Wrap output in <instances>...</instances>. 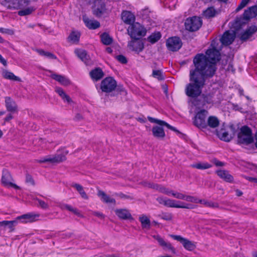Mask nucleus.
Listing matches in <instances>:
<instances>
[{"label":"nucleus","instance_id":"1","mask_svg":"<svg viewBox=\"0 0 257 257\" xmlns=\"http://www.w3.org/2000/svg\"><path fill=\"white\" fill-rule=\"evenodd\" d=\"M203 60L204 56L202 55H198L193 60L195 69L190 70V82L185 88V93L189 97L196 98L199 96L205 84V78L212 77L214 74L213 67H208L206 69Z\"/></svg>","mask_w":257,"mask_h":257},{"label":"nucleus","instance_id":"2","mask_svg":"<svg viewBox=\"0 0 257 257\" xmlns=\"http://www.w3.org/2000/svg\"><path fill=\"white\" fill-rule=\"evenodd\" d=\"M218 42L213 40L210 45V47L206 51V55L202 54H197L194 59L198 55L204 56V62L205 67L207 69L208 67H213L214 69V72L216 71L215 64L220 59V54L219 50H221V46H218Z\"/></svg>","mask_w":257,"mask_h":257},{"label":"nucleus","instance_id":"3","mask_svg":"<svg viewBox=\"0 0 257 257\" xmlns=\"http://www.w3.org/2000/svg\"><path fill=\"white\" fill-rule=\"evenodd\" d=\"M148 118L150 122L156 123L159 125V126H154L152 128V134L155 138H156L159 139H163L165 138V133L163 128L162 127V126H165L167 128L173 131H177V130L174 127L170 125L169 124H168L164 120L156 119L152 117H148Z\"/></svg>","mask_w":257,"mask_h":257},{"label":"nucleus","instance_id":"4","mask_svg":"<svg viewBox=\"0 0 257 257\" xmlns=\"http://www.w3.org/2000/svg\"><path fill=\"white\" fill-rule=\"evenodd\" d=\"M157 200L161 204L167 207L176 208H184L191 209L195 208L194 205L185 203L180 201L171 199L163 197H159Z\"/></svg>","mask_w":257,"mask_h":257},{"label":"nucleus","instance_id":"5","mask_svg":"<svg viewBox=\"0 0 257 257\" xmlns=\"http://www.w3.org/2000/svg\"><path fill=\"white\" fill-rule=\"evenodd\" d=\"M127 32L133 39H140L146 35L147 29L141 24L135 22L128 27Z\"/></svg>","mask_w":257,"mask_h":257},{"label":"nucleus","instance_id":"6","mask_svg":"<svg viewBox=\"0 0 257 257\" xmlns=\"http://www.w3.org/2000/svg\"><path fill=\"white\" fill-rule=\"evenodd\" d=\"M150 187L153 188L159 192L167 195L168 196H172L175 198L180 200H185L186 195L181 192H177L169 188L158 184H149Z\"/></svg>","mask_w":257,"mask_h":257},{"label":"nucleus","instance_id":"7","mask_svg":"<svg viewBox=\"0 0 257 257\" xmlns=\"http://www.w3.org/2000/svg\"><path fill=\"white\" fill-rule=\"evenodd\" d=\"M208 115L207 110L202 109L197 112L193 119V124L199 128L207 127L206 117Z\"/></svg>","mask_w":257,"mask_h":257},{"label":"nucleus","instance_id":"8","mask_svg":"<svg viewBox=\"0 0 257 257\" xmlns=\"http://www.w3.org/2000/svg\"><path fill=\"white\" fill-rule=\"evenodd\" d=\"M237 141L240 144H248L252 142L251 132L249 127L242 126L238 134Z\"/></svg>","mask_w":257,"mask_h":257},{"label":"nucleus","instance_id":"9","mask_svg":"<svg viewBox=\"0 0 257 257\" xmlns=\"http://www.w3.org/2000/svg\"><path fill=\"white\" fill-rule=\"evenodd\" d=\"M29 0H4V5L10 10H18L27 7Z\"/></svg>","mask_w":257,"mask_h":257},{"label":"nucleus","instance_id":"10","mask_svg":"<svg viewBox=\"0 0 257 257\" xmlns=\"http://www.w3.org/2000/svg\"><path fill=\"white\" fill-rule=\"evenodd\" d=\"M202 22L200 17H193L187 19L185 23L186 30L190 31L198 30L202 26Z\"/></svg>","mask_w":257,"mask_h":257},{"label":"nucleus","instance_id":"11","mask_svg":"<svg viewBox=\"0 0 257 257\" xmlns=\"http://www.w3.org/2000/svg\"><path fill=\"white\" fill-rule=\"evenodd\" d=\"M93 13L97 17H101L108 13V9L102 0H95L93 8Z\"/></svg>","mask_w":257,"mask_h":257},{"label":"nucleus","instance_id":"12","mask_svg":"<svg viewBox=\"0 0 257 257\" xmlns=\"http://www.w3.org/2000/svg\"><path fill=\"white\" fill-rule=\"evenodd\" d=\"M170 236L175 240L179 241L182 245L187 250L192 251L196 247V242H193L186 238L183 237L180 235H170Z\"/></svg>","mask_w":257,"mask_h":257},{"label":"nucleus","instance_id":"13","mask_svg":"<svg viewBox=\"0 0 257 257\" xmlns=\"http://www.w3.org/2000/svg\"><path fill=\"white\" fill-rule=\"evenodd\" d=\"M61 153L59 152L55 156H47L41 160V162H50L51 163H59L66 159L65 156L68 153V151L65 149L61 150Z\"/></svg>","mask_w":257,"mask_h":257},{"label":"nucleus","instance_id":"14","mask_svg":"<svg viewBox=\"0 0 257 257\" xmlns=\"http://www.w3.org/2000/svg\"><path fill=\"white\" fill-rule=\"evenodd\" d=\"M116 82L111 77H106L101 83V89L102 91L109 92L115 88Z\"/></svg>","mask_w":257,"mask_h":257},{"label":"nucleus","instance_id":"15","mask_svg":"<svg viewBox=\"0 0 257 257\" xmlns=\"http://www.w3.org/2000/svg\"><path fill=\"white\" fill-rule=\"evenodd\" d=\"M1 181L2 184L6 187H13L16 189L20 188L19 186L13 183V178L7 170H3Z\"/></svg>","mask_w":257,"mask_h":257},{"label":"nucleus","instance_id":"16","mask_svg":"<svg viewBox=\"0 0 257 257\" xmlns=\"http://www.w3.org/2000/svg\"><path fill=\"white\" fill-rule=\"evenodd\" d=\"M185 198V201H186L195 203H200L204 205L206 207H209L211 208H217L218 207V205L216 203L208 201L206 200L199 199L195 196L187 195Z\"/></svg>","mask_w":257,"mask_h":257},{"label":"nucleus","instance_id":"17","mask_svg":"<svg viewBox=\"0 0 257 257\" xmlns=\"http://www.w3.org/2000/svg\"><path fill=\"white\" fill-rule=\"evenodd\" d=\"M166 46L169 50L176 51L179 50L181 47L182 42L178 37H173L167 40Z\"/></svg>","mask_w":257,"mask_h":257},{"label":"nucleus","instance_id":"18","mask_svg":"<svg viewBox=\"0 0 257 257\" xmlns=\"http://www.w3.org/2000/svg\"><path fill=\"white\" fill-rule=\"evenodd\" d=\"M235 33L233 31H226L220 39L222 45L227 46L231 44L235 38Z\"/></svg>","mask_w":257,"mask_h":257},{"label":"nucleus","instance_id":"19","mask_svg":"<svg viewBox=\"0 0 257 257\" xmlns=\"http://www.w3.org/2000/svg\"><path fill=\"white\" fill-rule=\"evenodd\" d=\"M139 39H134L128 43L127 47L130 50L138 53L142 51L144 48V44Z\"/></svg>","mask_w":257,"mask_h":257},{"label":"nucleus","instance_id":"20","mask_svg":"<svg viewBox=\"0 0 257 257\" xmlns=\"http://www.w3.org/2000/svg\"><path fill=\"white\" fill-rule=\"evenodd\" d=\"M39 216L40 215L38 214L28 213L18 216L16 219L17 220L18 222L27 223L36 221Z\"/></svg>","mask_w":257,"mask_h":257},{"label":"nucleus","instance_id":"21","mask_svg":"<svg viewBox=\"0 0 257 257\" xmlns=\"http://www.w3.org/2000/svg\"><path fill=\"white\" fill-rule=\"evenodd\" d=\"M121 18L125 24L130 26L134 23L136 20L135 15L128 11H123L121 14Z\"/></svg>","mask_w":257,"mask_h":257},{"label":"nucleus","instance_id":"22","mask_svg":"<svg viewBox=\"0 0 257 257\" xmlns=\"http://www.w3.org/2000/svg\"><path fill=\"white\" fill-rule=\"evenodd\" d=\"M152 236L154 239L158 241L160 245L164 249L170 250L173 253L175 252V249L172 244L170 242L165 241L160 235H152Z\"/></svg>","mask_w":257,"mask_h":257},{"label":"nucleus","instance_id":"23","mask_svg":"<svg viewBox=\"0 0 257 257\" xmlns=\"http://www.w3.org/2000/svg\"><path fill=\"white\" fill-rule=\"evenodd\" d=\"M5 101L6 108L8 111L11 112L17 111V105L12 98L9 96L5 97Z\"/></svg>","mask_w":257,"mask_h":257},{"label":"nucleus","instance_id":"24","mask_svg":"<svg viewBox=\"0 0 257 257\" xmlns=\"http://www.w3.org/2000/svg\"><path fill=\"white\" fill-rule=\"evenodd\" d=\"M115 214L121 219H132L133 217L130 211L126 209H116L114 210Z\"/></svg>","mask_w":257,"mask_h":257},{"label":"nucleus","instance_id":"25","mask_svg":"<svg viewBox=\"0 0 257 257\" xmlns=\"http://www.w3.org/2000/svg\"><path fill=\"white\" fill-rule=\"evenodd\" d=\"M216 173L221 179L227 182L231 183L233 181V176L226 170H219Z\"/></svg>","mask_w":257,"mask_h":257},{"label":"nucleus","instance_id":"26","mask_svg":"<svg viewBox=\"0 0 257 257\" xmlns=\"http://www.w3.org/2000/svg\"><path fill=\"white\" fill-rule=\"evenodd\" d=\"M75 53L86 65L90 64L89 56L87 55L86 51L83 49H76Z\"/></svg>","mask_w":257,"mask_h":257},{"label":"nucleus","instance_id":"27","mask_svg":"<svg viewBox=\"0 0 257 257\" xmlns=\"http://www.w3.org/2000/svg\"><path fill=\"white\" fill-rule=\"evenodd\" d=\"M83 20L86 26L89 29H96L100 26L98 21L89 19L86 16H83Z\"/></svg>","mask_w":257,"mask_h":257},{"label":"nucleus","instance_id":"28","mask_svg":"<svg viewBox=\"0 0 257 257\" xmlns=\"http://www.w3.org/2000/svg\"><path fill=\"white\" fill-rule=\"evenodd\" d=\"M97 195L100 198L101 201L104 203L115 204V200L114 198L107 195L104 192L101 190H98Z\"/></svg>","mask_w":257,"mask_h":257},{"label":"nucleus","instance_id":"29","mask_svg":"<svg viewBox=\"0 0 257 257\" xmlns=\"http://www.w3.org/2000/svg\"><path fill=\"white\" fill-rule=\"evenodd\" d=\"M257 15V6H254L250 7L245 11L243 14V18L245 20H249L255 17Z\"/></svg>","mask_w":257,"mask_h":257},{"label":"nucleus","instance_id":"30","mask_svg":"<svg viewBox=\"0 0 257 257\" xmlns=\"http://www.w3.org/2000/svg\"><path fill=\"white\" fill-rule=\"evenodd\" d=\"M218 137L221 140L229 142L232 139L231 135L229 134L228 132L224 128H221L216 132Z\"/></svg>","mask_w":257,"mask_h":257},{"label":"nucleus","instance_id":"31","mask_svg":"<svg viewBox=\"0 0 257 257\" xmlns=\"http://www.w3.org/2000/svg\"><path fill=\"white\" fill-rule=\"evenodd\" d=\"M139 221L141 223L143 229H149L151 226V221L149 217L145 214H142L139 216Z\"/></svg>","mask_w":257,"mask_h":257},{"label":"nucleus","instance_id":"32","mask_svg":"<svg viewBox=\"0 0 257 257\" xmlns=\"http://www.w3.org/2000/svg\"><path fill=\"white\" fill-rule=\"evenodd\" d=\"M256 28L255 26H251L246 30L240 36V39L245 41L248 39L255 31Z\"/></svg>","mask_w":257,"mask_h":257},{"label":"nucleus","instance_id":"33","mask_svg":"<svg viewBox=\"0 0 257 257\" xmlns=\"http://www.w3.org/2000/svg\"><path fill=\"white\" fill-rule=\"evenodd\" d=\"M90 75L93 80L97 81L103 76V72L100 68H97L92 70Z\"/></svg>","mask_w":257,"mask_h":257},{"label":"nucleus","instance_id":"34","mask_svg":"<svg viewBox=\"0 0 257 257\" xmlns=\"http://www.w3.org/2000/svg\"><path fill=\"white\" fill-rule=\"evenodd\" d=\"M207 126H208L211 128L217 127L219 124L218 118L215 116H210L208 117L206 121Z\"/></svg>","mask_w":257,"mask_h":257},{"label":"nucleus","instance_id":"35","mask_svg":"<svg viewBox=\"0 0 257 257\" xmlns=\"http://www.w3.org/2000/svg\"><path fill=\"white\" fill-rule=\"evenodd\" d=\"M52 78L58 81L61 85L67 86L70 84V80L63 76L53 74L52 75Z\"/></svg>","mask_w":257,"mask_h":257},{"label":"nucleus","instance_id":"36","mask_svg":"<svg viewBox=\"0 0 257 257\" xmlns=\"http://www.w3.org/2000/svg\"><path fill=\"white\" fill-rule=\"evenodd\" d=\"M80 37V33L78 31H72L68 38L69 42L76 44L78 42Z\"/></svg>","mask_w":257,"mask_h":257},{"label":"nucleus","instance_id":"37","mask_svg":"<svg viewBox=\"0 0 257 257\" xmlns=\"http://www.w3.org/2000/svg\"><path fill=\"white\" fill-rule=\"evenodd\" d=\"M2 75L6 79L14 81H21V79L19 77L15 76L13 73L8 71V70H4L3 71Z\"/></svg>","mask_w":257,"mask_h":257},{"label":"nucleus","instance_id":"38","mask_svg":"<svg viewBox=\"0 0 257 257\" xmlns=\"http://www.w3.org/2000/svg\"><path fill=\"white\" fill-rule=\"evenodd\" d=\"M55 91L61 97L64 101L67 102L68 103H70L72 102L70 97L65 93L61 88L56 87Z\"/></svg>","mask_w":257,"mask_h":257},{"label":"nucleus","instance_id":"39","mask_svg":"<svg viewBox=\"0 0 257 257\" xmlns=\"http://www.w3.org/2000/svg\"><path fill=\"white\" fill-rule=\"evenodd\" d=\"M72 187L74 188L80 194L81 197L84 199H88V197L84 190L83 187L78 184H73Z\"/></svg>","mask_w":257,"mask_h":257},{"label":"nucleus","instance_id":"40","mask_svg":"<svg viewBox=\"0 0 257 257\" xmlns=\"http://www.w3.org/2000/svg\"><path fill=\"white\" fill-rule=\"evenodd\" d=\"M192 167L197 169L205 170L211 168L212 165L206 162H198L192 165Z\"/></svg>","mask_w":257,"mask_h":257},{"label":"nucleus","instance_id":"41","mask_svg":"<svg viewBox=\"0 0 257 257\" xmlns=\"http://www.w3.org/2000/svg\"><path fill=\"white\" fill-rule=\"evenodd\" d=\"M18 222L16 219L12 221H3L0 222V226L6 227L8 226L11 230H13V226L15 224H17Z\"/></svg>","mask_w":257,"mask_h":257},{"label":"nucleus","instance_id":"42","mask_svg":"<svg viewBox=\"0 0 257 257\" xmlns=\"http://www.w3.org/2000/svg\"><path fill=\"white\" fill-rule=\"evenodd\" d=\"M21 9V10L18 12V15L21 16H24L30 15L34 11V9L33 7H28L26 8H23Z\"/></svg>","mask_w":257,"mask_h":257},{"label":"nucleus","instance_id":"43","mask_svg":"<svg viewBox=\"0 0 257 257\" xmlns=\"http://www.w3.org/2000/svg\"><path fill=\"white\" fill-rule=\"evenodd\" d=\"M216 12L213 7H210L203 12V15L207 18L213 17L215 16Z\"/></svg>","mask_w":257,"mask_h":257},{"label":"nucleus","instance_id":"44","mask_svg":"<svg viewBox=\"0 0 257 257\" xmlns=\"http://www.w3.org/2000/svg\"><path fill=\"white\" fill-rule=\"evenodd\" d=\"M161 36L159 32L153 33L148 38V41L151 43H154L160 39Z\"/></svg>","mask_w":257,"mask_h":257},{"label":"nucleus","instance_id":"45","mask_svg":"<svg viewBox=\"0 0 257 257\" xmlns=\"http://www.w3.org/2000/svg\"><path fill=\"white\" fill-rule=\"evenodd\" d=\"M101 41L104 45H108L112 43L111 38L106 33L103 34L101 36Z\"/></svg>","mask_w":257,"mask_h":257},{"label":"nucleus","instance_id":"46","mask_svg":"<svg viewBox=\"0 0 257 257\" xmlns=\"http://www.w3.org/2000/svg\"><path fill=\"white\" fill-rule=\"evenodd\" d=\"M37 52L40 55L45 56V57H46L47 58H49L50 59H54L56 58V57L53 54H52L49 52L44 51L43 50H38Z\"/></svg>","mask_w":257,"mask_h":257},{"label":"nucleus","instance_id":"47","mask_svg":"<svg viewBox=\"0 0 257 257\" xmlns=\"http://www.w3.org/2000/svg\"><path fill=\"white\" fill-rule=\"evenodd\" d=\"M36 200L38 202V206L43 209H47L49 208V205L47 203L38 198H36Z\"/></svg>","mask_w":257,"mask_h":257},{"label":"nucleus","instance_id":"48","mask_svg":"<svg viewBox=\"0 0 257 257\" xmlns=\"http://www.w3.org/2000/svg\"><path fill=\"white\" fill-rule=\"evenodd\" d=\"M0 33L8 35H13L15 34V31L11 29L0 28Z\"/></svg>","mask_w":257,"mask_h":257},{"label":"nucleus","instance_id":"49","mask_svg":"<svg viewBox=\"0 0 257 257\" xmlns=\"http://www.w3.org/2000/svg\"><path fill=\"white\" fill-rule=\"evenodd\" d=\"M152 75L154 77L157 78L158 80H162L163 79V73L161 70H154L153 71Z\"/></svg>","mask_w":257,"mask_h":257},{"label":"nucleus","instance_id":"50","mask_svg":"<svg viewBox=\"0 0 257 257\" xmlns=\"http://www.w3.org/2000/svg\"><path fill=\"white\" fill-rule=\"evenodd\" d=\"M249 0H242L240 4L238 5L237 8L236 9V12H238L243 8H244L248 3Z\"/></svg>","mask_w":257,"mask_h":257},{"label":"nucleus","instance_id":"51","mask_svg":"<svg viewBox=\"0 0 257 257\" xmlns=\"http://www.w3.org/2000/svg\"><path fill=\"white\" fill-rule=\"evenodd\" d=\"M116 58L119 62L123 64H125L127 62L126 58L123 55H118Z\"/></svg>","mask_w":257,"mask_h":257},{"label":"nucleus","instance_id":"52","mask_svg":"<svg viewBox=\"0 0 257 257\" xmlns=\"http://www.w3.org/2000/svg\"><path fill=\"white\" fill-rule=\"evenodd\" d=\"M162 218L165 220H171L173 218V216L171 213H166L162 216Z\"/></svg>","mask_w":257,"mask_h":257},{"label":"nucleus","instance_id":"53","mask_svg":"<svg viewBox=\"0 0 257 257\" xmlns=\"http://www.w3.org/2000/svg\"><path fill=\"white\" fill-rule=\"evenodd\" d=\"M93 214L101 219H103L104 218V215L99 212H93Z\"/></svg>","mask_w":257,"mask_h":257},{"label":"nucleus","instance_id":"54","mask_svg":"<svg viewBox=\"0 0 257 257\" xmlns=\"http://www.w3.org/2000/svg\"><path fill=\"white\" fill-rule=\"evenodd\" d=\"M213 163L215 165V166H218V167L223 166L224 165V164L223 162H220L216 159L213 160Z\"/></svg>","mask_w":257,"mask_h":257},{"label":"nucleus","instance_id":"55","mask_svg":"<svg viewBox=\"0 0 257 257\" xmlns=\"http://www.w3.org/2000/svg\"><path fill=\"white\" fill-rule=\"evenodd\" d=\"M72 212H73L74 214L77 215L79 217H82V215L81 214L79 210L75 208H73L72 209Z\"/></svg>","mask_w":257,"mask_h":257},{"label":"nucleus","instance_id":"56","mask_svg":"<svg viewBox=\"0 0 257 257\" xmlns=\"http://www.w3.org/2000/svg\"><path fill=\"white\" fill-rule=\"evenodd\" d=\"M245 178L250 182L257 183V178H256L246 177Z\"/></svg>","mask_w":257,"mask_h":257},{"label":"nucleus","instance_id":"57","mask_svg":"<svg viewBox=\"0 0 257 257\" xmlns=\"http://www.w3.org/2000/svg\"><path fill=\"white\" fill-rule=\"evenodd\" d=\"M0 62L2 63L4 66H7V61L3 58V57L0 54Z\"/></svg>","mask_w":257,"mask_h":257},{"label":"nucleus","instance_id":"58","mask_svg":"<svg viewBox=\"0 0 257 257\" xmlns=\"http://www.w3.org/2000/svg\"><path fill=\"white\" fill-rule=\"evenodd\" d=\"M26 181L27 182L30 183H31L32 184H34L33 180V179L32 178V177L30 176H27V177H26Z\"/></svg>","mask_w":257,"mask_h":257},{"label":"nucleus","instance_id":"59","mask_svg":"<svg viewBox=\"0 0 257 257\" xmlns=\"http://www.w3.org/2000/svg\"><path fill=\"white\" fill-rule=\"evenodd\" d=\"M13 116L11 114H9L5 118V121H9L13 119Z\"/></svg>","mask_w":257,"mask_h":257},{"label":"nucleus","instance_id":"60","mask_svg":"<svg viewBox=\"0 0 257 257\" xmlns=\"http://www.w3.org/2000/svg\"><path fill=\"white\" fill-rule=\"evenodd\" d=\"M236 195L238 196H240L241 195H242V193L241 191L238 190H237L236 191Z\"/></svg>","mask_w":257,"mask_h":257},{"label":"nucleus","instance_id":"61","mask_svg":"<svg viewBox=\"0 0 257 257\" xmlns=\"http://www.w3.org/2000/svg\"><path fill=\"white\" fill-rule=\"evenodd\" d=\"M73 208V207H72L70 205H69L67 207V210L72 212V209Z\"/></svg>","mask_w":257,"mask_h":257},{"label":"nucleus","instance_id":"62","mask_svg":"<svg viewBox=\"0 0 257 257\" xmlns=\"http://www.w3.org/2000/svg\"><path fill=\"white\" fill-rule=\"evenodd\" d=\"M106 51L108 53H111L112 52V49L109 48V47H107L106 49Z\"/></svg>","mask_w":257,"mask_h":257},{"label":"nucleus","instance_id":"63","mask_svg":"<svg viewBox=\"0 0 257 257\" xmlns=\"http://www.w3.org/2000/svg\"><path fill=\"white\" fill-rule=\"evenodd\" d=\"M69 205H68V204H64L61 207L63 209H67V207Z\"/></svg>","mask_w":257,"mask_h":257},{"label":"nucleus","instance_id":"64","mask_svg":"<svg viewBox=\"0 0 257 257\" xmlns=\"http://www.w3.org/2000/svg\"><path fill=\"white\" fill-rule=\"evenodd\" d=\"M5 42L4 39L0 36V43H4Z\"/></svg>","mask_w":257,"mask_h":257}]
</instances>
